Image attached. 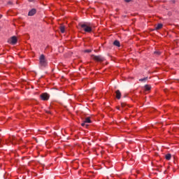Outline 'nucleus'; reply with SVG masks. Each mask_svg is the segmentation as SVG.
Segmentation results:
<instances>
[{
    "mask_svg": "<svg viewBox=\"0 0 179 179\" xmlns=\"http://www.w3.org/2000/svg\"><path fill=\"white\" fill-rule=\"evenodd\" d=\"M48 65V62H47V59H45V56L44 55H41L39 57V66L43 68H45Z\"/></svg>",
    "mask_w": 179,
    "mask_h": 179,
    "instance_id": "1",
    "label": "nucleus"
},
{
    "mask_svg": "<svg viewBox=\"0 0 179 179\" xmlns=\"http://www.w3.org/2000/svg\"><path fill=\"white\" fill-rule=\"evenodd\" d=\"M92 59H94V61H96V62H104V61H106V59L104 58V57L101 55H92Z\"/></svg>",
    "mask_w": 179,
    "mask_h": 179,
    "instance_id": "2",
    "label": "nucleus"
},
{
    "mask_svg": "<svg viewBox=\"0 0 179 179\" xmlns=\"http://www.w3.org/2000/svg\"><path fill=\"white\" fill-rule=\"evenodd\" d=\"M79 26H80L86 33H90L92 31V27L87 25V24H79Z\"/></svg>",
    "mask_w": 179,
    "mask_h": 179,
    "instance_id": "3",
    "label": "nucleus"
},
{
    "mask_svg": "<svg viewBox=\"0 0 179 179\" xmlns=\"http://www.w3.org/2000/svg\"><path fill=\"white\" fill-rule=\"evenodd\" d=\"M92 122V120H90V117H87L84 120V122L81 124L82 127H89V124Z\"/></svg>",
    "mask_w": 179,
    "mask_h": 179,
    "instance_id": "4",
    "label": "nucleus"
},
{
    "mask_svg": "<svg viewBox=\"0 0 179 179\" xmlns=\"http://www.w3.org/2000/svg\"><path fill=\"white\" fill-rule=\"evenodd\" d=\"M8 43L10 44H12L13 45H15V44H16V43H17V38L16 36H12L9 39Z\"/></svg>",
    "mask_w": 179,
    "mask_h": 179,
    "instance_id": "5",
    "label": "nucleus"
},
{
    "mask_svg": "<svg viewBox=\"0 0 179 179\" xmlns=\"http://www.w3.org/2000/svg\"><path fill=\"white\" fill-rule=\"evenodd\" d=\"M41 99L43 101H47L50 99V95L48 93H43L41 95Z\"/></svg>",
    "mask_w": 179,
    "mask_h": 179,
    "instance_id": "6",
    "label": "nucleus"
},
{
    "mask_svg": "<svg viewBox=\"0 0 179 179\" xmlns=\"http://www.w3.org/2000/svg\"><path fill=\"white\" fill-rule=\"evenodd\" d=\"M36 12H37V10H36V8H32L28 13V16H34V15H36Z\"/></svg>",
    "mask_w": 179,
    "mask_h": 179,
    "instance_id": "7",
    "label": "nucleus"
},
{
    "mask_svg": "<svg viewBox=\"0 0 179 179\" xmlns=\"http://www.w3.org/2000/svg\"><path fill=\"white\" fill-rule=\"evenodd\" d=\"M115 93H116V99H117V100H120V99H121V92L119 90H116Z\"/></svg>",
    "mask_w": 179,
    "mask_h": 179,
    "instance_id": "8",
    "label": "nucleus"
},
{
    "mask_svg": "<svg viewBox=\"0 0 179 179\" xmlns=\"http://www.w3.org/2000/svg\"><path fill=\"white\" fill-rule=\"evenodd\" d=\"M113 45H115L116 47H120L121 45L120 41L116 40L113 42Z\"/></svg>",
    "mask_w": 179,
    "mask_h": 179,
    "instance_id": "9",
    "label": "nucleus"
},
{
    "mask_svg": "<svg viewBox=\"0 0 179 179\" xmlns=\"http://www.w3.org/2000/svg\"><path fill=\"white\" fill-rule=\"evenodd\" d=\"M162 27H163V24H158L157 25V27H155L156 30H160V29H162Z\"/></svg>",
    "mask_w": 179,
    "mask_h": 179,
    "instance_id": "10",
    "label": "nucleus"
},
{
    "mask_svg": "<svg viewBox=\"0 0 179 179\" xmlns=\"http://www.w3.org/2000/svg\"><path fill=\"white\" fill-rule=\"evenodd\" d=\"M59 29H60L61 33H65V26L61 25Z\"/></svg>",
    "mask_w": 179,
    "mask_h": 179,
    "instance_id": "11",
    "label": "nucleus"
},
{
    "mask_svg": "<svg viewBox=\"0 0 179 179\" xmlns=\"http://www.w3.org/2000/svg\"><path fill=\"white\" fill-rule=\"evenodd\" d=\"M165 159H166V160H171V154H166V155H165Z\"/></svg>",
    "mask_w": 179,
    "mask_h": 179,
    "instance_id": "12",
    "label": "nucleus"
},
{
    "mask_svg": "<svg viewBox=\"0 0 179 179\" xmlns=\"http://www.w3.org/2000/svg\"><path fill=\"white\" fill-rule=\"evenodd\" d=\"M144 87H145V90H147V91H149L150 90V89H152V87L149 85H145Z\"/></svg>",
    "mask_w": 179,
    "mask_h": 179,
    "instance_id": "13",
    "label": "nucleus"
},
{
    "mask_svg": "<svg viewBox=\"0 0 179 179\" xmlns=\"http://www.w3.org/2000/svg\"><path fill=\"white\" fill-rule=\"evenodd\" d=\"M155 55H157V57H159V55H160L162 54V52L159 51V50H156L154 52Z\"/></svg>",
    "mask_w": 179,
    "mask_h": 179,
    "instance_id": "14",
    "label": "nucleus"
},
{
    "mask_svg": "<svg viewBox=\"0 0 179 179\" xmlns=\"http://www.w3.org/2000/svg\"><path fill=\"white\" fill-rule=\"evenodd\" d=\"M148 80V77L147 78H141L139 80L140 82H146V80Z\"/></svg>",
    "mask_w": 179,
    "mask_h": 179,
    "instance_id": "15",
    "label": "nucleus"
},
{
    "mask_svg": "<svg viewBox=\"0 0 179 179\" xmlns=\"http://www.w3.org/2000/svg\"><path fill=\"white\" fill-rule=\"evenodd\" d=\"M15 139H16V138L13 137L12 138L10 139V142H12V143H13V141H15Z\"/></svg>",
    "mask_w": 179,
    "mask_h": 179,
    "instance_id": "16",
    "label": "nucleus"
},
{
    "mask_svg": "<svg viewBox=\"0 0 179 179\" xmlns=\"http://www.w3.org/2000/svg\"><path fill=\"white\" fill-rule=\"evenodd\" d=\"M84 52H92V50H85Z\"/></svg>",
    "mask_w": 179,
    "mask_h": 179,
    "instance_id": "17",
    "label": "nucleus"
},
{
    "mask_svg": "<svg viewBox=\"0 0 179 179\" xmlns=\"http://www.w3.org/2000/svg\"><path fill=\"white\" fill-rule=\"evenodd\" d=\"M121 106H122V107H125V106H127V104L125 103L122 102L121 103Z\"/></svg>",
    "mask_w": 179,
    "mask_h": 179,
    "instance_id": "18",
    "label": "nucleus"
},
{
    "mask_svg": "<svg viewBox=\"0 0 179 179\" xmlns=\"http://www.w3.org/2000/svg\"><path fill=\"white\" fill-rule=\"evenodd\" d=\"M131 1H132V0H124V2L129 3V2H131Z\"/></svg>",
    "mask_w": 179,
    "mask_h": 179,
    "instance_id": "19",
    "label": "nucleus"
},
{
    "mask_svg": "<svg viewBox=\"0 0 179 179\" xmlns=\"http://www.w3.org/2000/svg\"><path fill=\"white\" fill-rule=\"evenodd\" d=\"M8 5H12V1H8Z\"/></svg>",
    "mask_w": 179,
    "mask_h": 179,
    "instance_id": "20",
    "label": "nucleus"
},
{
    "mask_svg": "<svg viewBox=\"0 0 179 179\" xmlns=\"http://www.w3.org/2000/svg\"><path fill=\"white\" fill-rule=\"evenodd\" d=\"M46 113H47L48 114H51V112H50L49 110H46Z\"/></svg>",
    "mask_w": 179,
    "mask_h": 179,
    "instance_id": "21",
    "label": "nucleus"
},
{
    "mask_svg": "<svg viewBox=\"0 0 179 179\" xmlns=\"http://www.w3.org/2000/svg\"><path fill=\"white\" fill-rule=\"evenodd\" d=\"M29 2H31V1H33V0H28Z\"/></svg>",
    "mask_w": 179,
    "mask_h": 179,
    "instance_id": "22",
    "label": "nucleus"
},
{
    "mask_svg": "<svg viewBox=\"0 0 179 179\" xmlns=\"http://www.w3.org/2000/svg\"><path fill=\"white\" fill-rule=\"evenodd\" d=\"M117 108L118 110H120V107H117Z\"/></svg>",
    "mask_w": 179,
    "mask_h": 179,
    "instance_id": "23",
    "label": "nucleus"
},
{
    "mask_svg": "<svg viewBox=\"0 0 179 179\" xmlns=\"http://www.w3.org/2000/svg\"><path fill=\"white\" fill-rule=\"evenodd\" d=\"M1 17H2V15L0 16V19H1Z\"/></svg>",
    "mask_w": 179,
    "mask_h": 179,
    "instance_id": "24",
    "label": "nucleus"
},
{
    "mask_svg": "<svg viewBox=\"0 0 179 179\" xmlns=\"http://www.w3.org/2000/svg\"><path fill=\"white\" fill-rule=\"evenodd\" d=\"M0 30H1V27H0Z\"/></svg>",
    "mask_w": 179,
    "mask_h": 179,
    "instance_id": "25",
    "label": "nucleus"
}]
</instances>
